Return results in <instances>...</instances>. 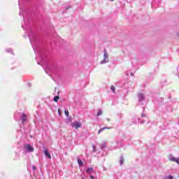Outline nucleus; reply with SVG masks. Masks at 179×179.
Returning a JSON list of instances; mask_svg holds the SVG:
<instances>
[{"mask_svg": "<svg viewBox=\"0 0 179 179\" xmlns=\"http://www.w3.org/2000/svg\"><path fill=\"white\" fill-rule=\"evenodd\" d=\"M103 114V111L101 110H99L96 114L97 117H100Z\"/></svg>", "mask_w": 179, "mask_h": 179, "instance_id": "obj_16", "label": "nucleus"}, {"mask_svg": "<svg viewBox=\"0 0 179 179\" xmlns=\"http://www.w3.org/2000/svg\"><path fill=\"white\" fill-rule=\"evenodd\" d=\"M22 28L25 30L27 33H30L29 34V38L30 41V43L32 45V48L34 50L35 54L37 52L38 50V54L40 57V59L41 60V62H44V57H43V52L40 49L38 48V36L37 35V33L34 31H33V28L31 27V24L30 23H23L22 24Z\"/></svg>", "mask_w": 179, "mask_h": 179, "instance_id": "obj_1", "label": "nucleus"}, {"mask_svg": "<svg viewBox=\"0 0 179 179\" xmlns=\"http://www.w3.org/2000/svg\"><path fill=\"white\" fill-rule=\"evenodd\" d=\"M85 171L87 174H89V176H92L93 173H94V170H93V167L87 168Z\"/></svg>", "mask_w": 179, "mask_h": 179, "instance_id": "obj_6", "label": "nucleus"}, {"mask_svg": "<svg viewBox=\"0 0 179 179\" xmlns=\"http://www.w3.org/2000/svg\"><path fill=\"white\" fill-rule=\"evenodd\" d=\"M81 177H82L83 178H85V174L83 173V174L81 175Z\"/></svg>", "mask_w": 179, "mask_h": 179, "instance_id": "obj_25", "label": "nucleus"}, {"mask_svg": "<svg viewBox=\"0 0 179 179\" xmlns=\"http://www.w3.org/2000/svg\"><path fill=\"white\" fill-rule=\"evenodd\" d=\"M92 149H93V152H97V150L96 149V145H93Z\"/></svg>", "mask_w": 179, "mask_h": 179, "instance_id": "obj_20", "label": "nucleus"}, {"mask_svg": "<svg viewBox=\"0 0 179 179\" xmlns=\"http://www.w3.org/2000/svg\"><path fill=\"white\" fill-rule=\"evenodd\" d=\"M178 78H179V76H178Z\"/></svg>", "mask_w": 179, "mask_h": 179, "instance_id": "obj_35", "label": "nucleus"}, {"mask_svg": "<svg viewBox=\"0 0 179 179\" xmlns=\"http://www.w3.org/2000/svg\"><path fill=\"white\" fill-rule=\"evenodd\" d=\"M14 117L15 118V120L17 121L19 120L17 118L18 117H20V120L22 122V124H24V122H26V121H27V115H26V114L24 113H20L19 112L15 113V114L14 115Z\"/></svg>", "mask_w": 179, "mask_h": 179, "instance_id": "obj_2", "label": "nucleus"}, {"mask_svg": "<svg viewBox=\"0 0 179 179\" xmlns=\"http://www.w3.org/2000/svg\"><path fill=\"white\" fill-rule=\"evenodd\" d=\"M106 120H107V121H110V118H107Z\"/></svg>", "mask_w": 179, "mask_h": 179, "instance_id": "obj_29", "label": "nucleus"}, {"mask_svg": "<svg viewBox=\"0 0 179 179\" xmlns=\"http://www.w3.org/2000/svg\"><path fill=\"white\" fill-rule=\"evenodd\" d=\"M110 1H114V0H110Z\"/></svg>", "mask_w": 179, "mask_h": 179, "instance_id": "obj_34", "label": "nucleus"}, {"mask_svg": "<svg viewBox=\"0 0 179 179\" xmlns=\"http://www.w3.org/2000/svg\"><path fill=\"white\" fill-rule=\"evenodd\" d=\"M110 89L113 93H115V87H114V85H112L110 87Z\"/></svg>", "mask_w": 179, "mask_h": 179, "instance_id": "obj_18", "label": "nucleus"}, {"mask_svg": "<svg viewBox=\"0 0 179 179\" xmlns=\"http://www.w3.org/2000/svg\"><path fill=\"white\" fill-rule=\"evenodd\" d=\"M24 149L26 150V152H28V153L34 152V148H33V146H31L30 144H24Z\"/></svg>", "mask_w": 179, "mask_h": 179, "instance_id": "obj_4", "label": "nucleus"}, {"mask_svg": "<svg viewBox=\"0 0 179 179\" xmlns=\"http://www.w3.org/2000/svg\"><path fill=\"white\" fill-rule=\"evenodd\" d=\"M177 35L179 36V32L177 34Z\"/></svg>", "mask_w": 179, "mask_h": 179, "instance_id": "obj_31", "label": "nucleus"}, {"mask_svg": "<svg viewBox=\"0 0 179 179\" xmlns=\"http://www.w3.org/2000/svg\"><path fill=\"white\" fill-rule=\"evenodd\" d=\"M58 113H59V110H58Z\"/></svg>", "mask_w": 179, "mask_h": 179, "instance_id": "obj_33", "label": "nucleus"}, {"mask_svg": "<svg viewBox=\"0 0 179 179\" xmlns=\"http://www.w3.org/2000/svg\"><path fill=\"white\" fill-rule=\"evenodd\" d=\"M124 164V157L120 156V165L122 166Z\"/></svg>", "mask_w": 179, "mask_h": 179, "instance_id": "obj_13", "label": "nucleus"}, {"mask_svg": "<svg viewBox=\"0 0 179 179\" xmlns=\"http://www.w3.org/2000/svg\"><path fill=\"white\" fill-rule=\"evenodd\" d=\"M131 76H134V73H130Z\"/></svg>", "mask_w": 179, "mask_h": 179, "instance_id": "obj_28", "label": "nucleus"}, {"mask_svg": "<svg viewBox=\"0 0 179 179\" xmlns=\"http://www.w3.org/2000/svg\"><path fill=\"white\" fill-rule=\"evenodd\" d=\"M44 155L45 156H46V157H48V159H51V154L50 153V152H48V150L45 148L44 150Z\"/></svg>", "mask_w": 179, "mask_h": 179, "instance_id": "obj_7", "label": "nucleus"}, {"mask_svg": "<svg viewBox=\"0 0 179 179\" xmlns=\"http://www.w3.org/2000/svg\"><path fill=\"white\" fill-rule=\"evenodd\" d=\"M6 52H8L12 54L13 55H15V54L13 53V50L12 48L6 49Z\"/></svg>", "mask_w": 179, "mask_h": 179, "instance_id": "obj_11", "label": "nucleus"}, {"mask_svg": "<svg viewBox=\"0 0 179 179\" xmlns=\"http://www.w3.org/2000/svg\"><path fill=\"white\" fill-rule=\"evenodd\" d=\"M54 101H55L56 103L58 102V100H59V96H55L53 98Z\"/></svg>", "mask_w": 179, "mask_h": 179, "instance_id": "obj_15", "label": "nucleus"}, {"mask_svg": "<svg viewBox=\"0 0 179 179\" xmlns=\"http://www.w3.org/2000/svg\"><path fill=\"white\" fill-rule=\"evenodd\" d=\"M105 129H111V127H105L101 128V129L98 131V134H101V132H103V131H104Z\"/></svg>", "mask_w": 179, "mask_h": 179, "instance_id": "obj_9", "label": "nucleus"}, {"mask_svg": "<svg viewBox=\"0 0 179 179\" xmlns=\"http://www.w3.org/2000/svg\"><path fill=\"white\" fill-rule=\"evenodd\" d=\"M77 162L78 163L79 167H82L83 166V162H82V159H78Z\"/></svg>", "mask_w": 179, "mask_h": 179, "instance_id": "obj_12", "label": "nucleus"}, {"mask_svg": "<svg viewBox=\"0 0 179 179\" xmlns=\"http://www.w3.org/2000/svg\"><path fill=\"white\" fill-rule=\"evenodd\" d=\"M141 117H146V114H145V113H142V114H141Z\"/></svg>", "mask_w": 179, "mask_h": 179, "instance_id": "obj_23", "label": "nucleus"}, {"mask_svg": "<svg viewBox=\"0 0 179 179\" xmlns=\"http://www.w3.org/2000/svg\"><path fill=\"white\" fill-rule=\"evenodd\" d=\"M72 127H73V128H76V129H78V128H80V127H82V124L76 122L73 124Z\"/></svg>", "mask_w": 179, "mask_h": 179, "instance_id": "obj_10", "label": "nucleus"}, {"mask_svg": "<svg viewBox=\"0 0 179 179\" xmlns=\"http://www.w3.org/2000/svg\"><path fill=\"white\" fill-rule=\"evenodd\" d=\"M108 62V52H107V49L103 50V59L100 62L101 65L104 64H107Z\"/></svg>", "mask_w": 179, "mask_h": 179, "instance_id": "obj_3", "label": "nucleus"}, {"mask_svg": "<svg viewBox=\"0 0 179 179\" xmlns=\"http://www.w3.org/2000/svg\"><path fill=\"white\" fill-rule=\"evenodd\" d=\"M38 65H41V63L40 62H37Z\"/></svg>", "mask_w": 179, "mask_h": 179, "instance_id": "obj_27", "label": "nucleus"}, {"mask_svg": "<svg viewBox=\"0 0 179 179\" xmlns=\"http://www.w3.org/2000/svg\"><path fill=\"white\" fill-rule=\"evenodd\" d=\"M64 113H65V115H66V117H69V111L65 110Z\"/></svg>", "mask_w": 179, "mask_h": 179, "instance_id": "obj_19", "label": "nucleus"}, {"mask_svg": "<svg viewBox=\"0 0 179 179\" xmlns=\"http://www.w3.org/2000/svg\"><path fill=\"white\" fill-rule=\"evenodd\" d=\"M143 100H145V95L143 93L138 94V101H143Z\"/></svg>", "mask_w": 179, "mask_h": 179, "instance_id": "obj_8", "label": "nucleus"}, {"mask_svg": "<svg viewBox=\"0 0 179 179\" xmlns=\"http://www.w3.org/2000/svg\"><path fill=\"white\" fill-rule=\"evenodd\" d=\"M138 121L139 122H141V124H143V122H144L143 121L141 122V118H139V117L138 118Z\"/></svg>", "mask_w": 179, "mask_h": 179, "instance_id": "obj_22", "label": "nucleus"}, {"mask_svg": "<svg viewBox=\"0 0 179 179\" xmlns=\"http://www.w3.org/2000/svg\"><path fill=\"white\" fill-rule=\"evenodd\" d=\"M165 179H173V176L170 175L169 176H166Z\"/></svg>", "mask_w": 179, "mask_h": 179, "instance_id": "obj_21", "label": "nucleus"}, {"mask_svg": "<svg viewBox=\"0 0 179 179\" xmlns=\"http://www.w3.org/2000/svg\"><path fill=\"white\" fill-rule=\"evenodd\" d=\"M106 142L102 143L101 149H102V150H103V149H104V148H106Z\"/></svg>", "mask_w": 179, "mask_h": 179, "instance_id": "obj_17", "label": "nucleus"}, {"mask_svg": "<svg viewBox=\"0 0 179 179\" xmlns=\"http://www.w3.org/2000/svg\"><path fill=\"white\" fill-rule=\"evenodd\" d=\"M90 178H92V179H94V176H93L90 175Z\"/></svg>", "mask_w": 179, "mask_h": 179, "instance_id": "obj_26", "label": "nucleus"}, {"mask_svg": "<svg viewBox=\"0 0 179 179\" xmlns=\"http://www.w3.org/2000/svg\"><path fill=\"white\" fill-rule=\"evenodd\" d=\"M46 66L49 69V71H51L54 69V68H55L52 64H50V66H49L48 64H46Z\"/></svg>", "mask_w": 179, "mask_h": 179, "instance_id": "obj_14", "label": "nucleus"}, {"mask_svg": "<svg viewBox=\"0 0 179 179\" xmlns=\"http://www.w3.org/2000/svg\"><path fill=\"white\" fill-rule=\"evenodd\" d=\"M32 169H33L34 171H36V166H32Z\"/></svg>", "mask_w": 179, "mask_h": 179, "instance_id": "obj_24", "label": "nucleus"}, {"mask_svg": "<svg viewBox=\"0 0 179 179\" xmlns=\"http://www.w3.org/2000/svg\"><path fill=\"white\" fill-rule=\"evenodd\" d=\"M169 160H171V162H175L176 163H178V164H179V158H176L173 155H171L169 157Z\"/></svg>", "mask_w": 179, "mask_h": 179, "instance_id": "obj_5", "label": "nucleus"}, {"mask_svg": "<svg viewBox=\"0 0 179 179\" xmlns=\"http://www.w3.org/2000/svg\"><path fill=\"white\" fill-rule=\"evenodd\" d=\"M133 124H136V122H133Z\"/></svg>", "mask_w": 179, "mask_h": 179, "instance_id": "obj_30", "label": "nucleus"}, {"mask_svg": "<svg viewBox=\"0 0 179 179\" xmlns=\"http://www.w3.org/2000/svg\"><path fill=\"white\" fill-rule=\"evenodd\" d=\"M103 170H106V168H105V167H103Z\"/></svg>", "mask_w": 179, "mask_h": 179, "instance_id": "obj_32", "label": "nucleus"}]
</instances>
